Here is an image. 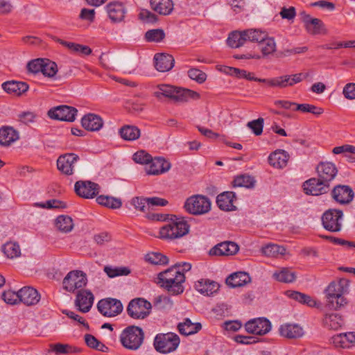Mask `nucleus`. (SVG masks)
Listing matches in <instances>:
<instances>
[{"label": "nucleus", "instance_id": "f257e3e1", "mask_svg": "<svg viewBox=\"0 0 355 355\" xmlns=\"http://www.w3.org/2000/svg\"><path fill=\"white\" fill-rule=\"evenodd\" d=\"M180 264L176 263L157 275L156 284L166 289L171 295H179L184 288L182 284L185 282L184 272L179 269Z\"/></svg>", "mask_w": 355, "mask_h": 355}, {"label": "nucleus", "instance_id": "f03ea898", "mask_svg": "<svg viewBox=\"0 0 355 355\" xmlns=\"http://www.w3.org/2000/svg\"><path fill=\"white\" fill-rule=\"evenodd\" d=\"M153 95L160 101H162L164 98L175 102H187L189 99L196 100L200 98V94L196 92L165 84L158 85Z\"/></svg>", "mask_w": 355, "mask_h": 355}, {"label": "nucleus", "instance_id": "7ed1b4c3", "mask_svg": "<svg viewBox=\"0 0 355 355\" xmlns=\"http://www.w3.org/2000/svg\"><path fill=\"white\" fill-rule=\"evenodd\" d=\"M190 225L184 217L171 215L170 223L160 228V238L166 240L180 239L189 232Z\"/></svg>", "mask_w": 355, "mask_h": 355}, {"label": "nucleus", "instance_id": "20e7f679", "mask_svg": "<svg viewBox=\"0 0 355 355\" xmlns=\"http://www.w3.org/2000/svg\"><path fill=\"white\" fill-rule=\"evenodd\" d=\"M144 339V333L142 329L134 325L126 327L120 336L122 345L131 350L138 349L142 345Z\"/></svg>", "mask_w": 355, "mask_h": 355}, {"label": "nucleus", "instance_id": "39448f33", "mask_svg": "<svg viewBox=\"0 0 355 355\" xmlns=\"http://www.w3.org/2000/svg\"><path fill=\"white\" fill-rule=\"evenodd\" d=\"M211 201L207 197L202 195H195L187 199L184 207L189 214L202 215L208 213L211 209Z\"/></svg>", "mask_w": 355, "mask_h": 355}, {"label": "nucleus", "instance_id": "423d86ee", "mask_svg": "<svg viewBox=\"0 0 355 355\" xmlns=\"http://www.w3.org/2000/svg\"><path fill=\"white\" fill-rule=\"evenodd\" d=\"M180 344L179 336L174 333L158 334L154 340L155 349L162 354H167L175 351Z\"/></svg>", "mask_w": 355, "mask_h": 355}, {"label": "nucleus", "instance_id": "0eeeda50", "mask_svg": "<svg viewBox=\"0 0 355 355\" xmlns=\"http://www.w3.org/2000/svg\"><path fill=\"white\" fill-rule=\"evenodd\" d=\"M87 278L82 270H75L67 273L62 281L63 288L70 293L86 286Z\"/></svg>", "mask_w": 355, "mask_h": 355}, {"label": "nucleus", "instance_id": "6e6552de", "mask_svg": "<svg viewBox=\"0 0 355 355\" xmlns=\"http://www.w3.org/2000/svg\"><path fill=\"white\" fill-rule=\"evenodd\" d=\"M343 213L340 209H329L322 216V223L324 228L331 232L341 230Z\"/></svg>", "mask_w": 355, "mask_h": 355}, {"label": "nucleus", "instance_id": "1a4fd4ad", "mask_svg": "<svg viewBox=\"0 0 355 355\" xmlns=\"http://www.w3.org/2000/svg\"><path fill=\"white\" fill-rule=\"evenodd\" d=\"M151 307L148 301L143 298H136L129 302L127 313L132 318L144 319L150 314Z\"/></svg>", "mask_w": 355, "mask_h": 355}, {"label": "nucleus", "instance_id": "9d476101", "mask_svg": "<svg viewBox=\"0 0 355 355\" xmlns=\"http://www.w3.org/2000/svg\"><path fill=\"white\" fill-rule=\"evenodd\" d=\"M123 309L121 301L112 297L102 299L97 303L98 311L105 317H115L122 312Z\"/></svg>", "mask_w": 355, "mask_h": 355}, {"label": "nucleus", "instance_id": "9b49d317", "mask_svg": "<svg viewBox=\"0 0 355 355\" xmlns=\"http://www.w3.org/2000/svg\"><path fill=\"white\" fill-rule=\"evenodd\" d=\"M77 112L76 108L63 105L49 110L48 115L53 119L73 122L76 119Z\"/></svg>", "mask_w": 355, "mask_h": 355}, {"label": "nucleus", "instance_id": "f8f14e48", "mask_svg": "<svg viewBox=\"0 0 355 355\" xmlns=\"http://www.w3.org/2000/svg\"><path fill=\"white\" fill-rule=\"evenodd\" d=\"M99 190V185L89 180H79L74 185L76 193L83 198H94L98 194Z\"/></svg>", "mask_w": 355, "mask_h": 355}, {"label": "nucleus", "instance_id": "ddd939ff", "mask_svg": "<svg viewBox=\"0 0 355 355\" xmlns=\"http://www.w3.org/2000/svg\"><path fill=\"white\" fill-rule=\"evenodd\" d=\"M271 323L266 318H257L251 319L245 322V331L255 334L264 335L271 329Z\"/></svg>", "mask_w": 355, "mask_h": 355}, {"label": "nucleus", "instance_id": "4468645a", "mask_svg": "<svg viewBox=\"0 0 355 355\" xmlns=\"http://www.w3.org/2000/svg\"><path fill=\"white\" fill-rule=\"evenodd\" d=\"M330 184L317 178H311L304 183V190L306 194L319 196L327 193L329 191Z\"/></svg>", "mask_w": 355, "mask_h": 355}, {"label": "nucleus", "instance_id": "2eb2a0df", "mask_svg": "<svg viewBox=\"0 0 355 355\" xmlns=\"http://www.w3.org/2000/svg\"><path fill=\"white\" fill-rule=\"evenodd\" d=\"M94 300V296L90 291L80 289L76 294L74 304L79 311L87 313L92 307Z\"/></svg>", "mask_w": 355, "mask_h": 355}, {"label": "nucleus", "instance_id": "dca6fc26", "mask_svg": "<svg viewBox=\"0 0 355 355\" xmlns=\"http://www.w3.org/2000/svg\"><path fill=\"white\" fill-rule=\"evenodd\" d=\"M79 160L78 155L66 153L59 156L57 159L58 169L63 174L71 175L73 173L74 164Z\"/></svg>", "mask_w": 355, "mask_h": 355}, {"label": "nucleus", "instance_id": "f3484780", "mask_svg": "<svg viewBox=\"0 0 355 355\" xmlns=\"http://www.w3.org/2000/svg\"><path fill=\"white\" fill-rule=\"evenodd\" d=\"M354 191L347 185L338 184L331 191L332 198L341 205H346L351 202L354 198Z\"/></svg>", "mask_w": 355, "mask_h": 355}, {"label": "nucleus", "instance_id": "a211bd4d", "mask_svg": "<svg viewBox=\"0 0 355 355\" xmlns=\"http://www.w3.org/2000/svg\"><path fill=\"white\" fill-rule=\"evenodd\" d=\"M154 65L155 69L160 72H166L174 67L175 59L168 53H160L154 55Z\"/></svg>", "mask_w": 355, "mask_h": 355}, {"label": "nucleus", "instance_id": "6ab92c4d", "mask_svg": "<svg viewBox=\"0 0 355 355\" xmlns=\"http://www.w3.org/2000/svg\"><path fill=\"white\" fill-rule=\"evenodd\" d=\"M238 245L232 241H225L216 245L209 250L210 255L230 256L235 254L239 251Z\"/></svg>", "mask_w": 355, "mask_h": 355}, {"label": "nucleus", "instance_id": "aec40b11", "mask_svg": "<svg viewBox=\"0 0 355 355\" xmlns=\"http://www.w3.org/2000/svg\"><path fill=\"white\" fill-rule=\"evenodd\" d=\"M316 171L318 177L329 184L338 173L336 166L331 162H321L317 166Z\"/></svg>", "mask_w": 355, "mask_h": 355}, {"label": "nucleus", "instance_id": "412c9836", "mask_svg": "<svg viewBox=\"0 0 355 355\" xmlns=\"http://www.w3.org/2000/svg\"><path fill=\"white\" fill-rule=\"evenodd\" d=\"M106 10L110 20L114 23L123 21L126 12L125 6L119 1H113L106 6Z\"/></svg>", "mask_w": 355, "mask_h": 355}, {"label": "nucleus", "instance_id": "4be33fe9", "mask_svg": "<svg viewBox=\"0 0 355 355\" xmlns=\"http://www.w3.org/2000/svg\"><path fill=\"white\" fill-rule=\"evenodd\" d=\"M19 302L27 306L35 305L38 303L40 295L37 291L31 286H24L19 291Z\"/></svg>", "mask_w": 355, "mask_h": 355}, {"label": "nucleus", "instance_id": "5701e85b", "mask_svg": "<svg viewBox=\"0 0 355 355\" xmlns=\"http://www.w3.org/2000/svg\"><path fill=\"white\" fill-rule=\"evenodd\" d=\"M236 198L235 193L233 191H224L216 197V204L220 209L230 211L236 210L234 205V199Z\"/></svg>", "mask_w": 355, "mask_h": 355}, {"label": "nucleus", "instance_id": "b1692460", "mask_svg": "<svg viewBox=\"0 0 355 355\" xmlns=\"http://www.w3.org/2000/svg\"><path fill=\"white\" fill-rule=\"evenodd\" d=\"M149 166L147 169L148 175H159L168 171L171 168V164L164 158L157 157L152 158L149 162Z\"/></svg>", "mask_w": 355, "mask_h": 355}, {"label": "nucleus", "instance_id": "393cba45", "mask_svg": "<svg viewBox=\"0 0 355 355\" xmlns=\"http://www.w3.org/2000/svg\"><path fill=\"white\" fill-rule=\"evenodd\" d=\"M82 126L88 131H98L103 125L102 118L95 114H87L81 119Z\"/></svg>", "mask_w": 355, "mask_h": 355}, {"label": "nucleus", "instance_id": "a878e982", "mask_svg": "<svg viewBox=\"0 0 355 355\" xmlns=\"http://www.w3.org/2000/svg\"><path fill=\"white\" fill-rule=\"evenodd\" d=\"M281 336L288 338H298L304 335V330L297 324H284L279 327Z\"/></svg>", "mask_w": 355, "mask_h": 355}, {"label": "nucleus", "instance_id": "bb28decb", "mask_svg": "<svg viewBox=\"0 0 355 355\" xmlns=\"http://www.w3.org/2000/svg\"><path fill=\"white\" fill-rule=\"evenodd\" d=\"M195 288L201 294L209 296L218 291L219 285L214 281L201 279L195 283Z\"/></svg>", "mask_w": 355, "mask_h": 355}, {"label": "nucleus", "instance_id": "cd10ccee", "mask_svg": "<svg viewBox=\"0 0 355 355\" xmlns=\"http://www.w3.org/2000/svg\"><path fill=\"white\" fill-rule=\"evenodd\" d=\"M19 139V134L13 128L3 126L0 128V145L8 146Z\"/></svg>", "mask_w": 355, "mask_h": 355}, {"label": "nucleus", "instance_id": "c85d7f7f", "mask_svg": "<svg viewBox=\"0 0 355 355\" xmlns=\"http://www.w3.org/2000/svg\"><path fill=\"white\" fill-rule=\"evenodd\" d=\"M288 153L284 150H276L268 157L269 164L275 168H282L286 166L288 159Z\"/></svg>", "mask_w": 355, "mask_h": 355}, {"label": "nucleus", "instance_id": "c756f323", "mask_svg": "<svg viewBox=\"0 0 355 355\" xmlns=\"http://www.w3.org/2000/svg\"><path fill=\"white\" fill-rule=\"evenodd\" d=\"M2 88L8 94L19 96L28 89V85L25 82L12 80L3 83Z\"/></svg>", "mask_w": 355, "mask_h": 355}, {"label": "nucleus", "instance_id": "7c9ffc66", "mask_svg": "<svg viewBox=\"0 0 355 355\" xmlns=\"http://www.w3.org/2000/svg\"><path fill=\"white\" fill-rule=\"evenodd\" d=\"M151 8L160 15H169L173 10L171 0H150Z\"/></svg>", "mask_w": 355, "mask_h": 355}, {"label": "nucleus", "instance_id": "2f4dec72", "mask_svg": "<svg viewBox=\"0 0 355 355\" xmlns=\"http://www.w3.org/2000/svg\"><path fill=\"white\" fill-rule=\"evenodd\" d=\"M178 329L181 334L189 336L198 332L202 324L200 322L193 323L190 319L186 318L183 322L179 323Z\"/></svg>", "mask_w": 355, "mask_h": 355}, {"label": "nucleus", "instance_id": "473e14b6", "mask_svg": "<svg viewBox=\"0 0 355 355\" xmlns=\"http://www.w3.org/2000/svg\"><path fill=\"white\" fill-rule=\"evenodd\" d=\"M273 278L280 282L291 283L295 280L296 274L288 268H282L274 272Z\"/></svg>", "mask_w": 355, "mask_h": 355}, {"label": "nucleus", "instance_id": "72a5a7b5", "mask_svg": "<svg viewBox=\"0 0 355 355\" xmlns=\"http://www.w3.org/2000/svg\"><path fill=\"white\" fill-rule=\"evenodd\" d=\"M323 324L329 329L338 330L344 324V320L339 314H326L323 319Z\"/></svg>", "mask_w": 355, "mask_h": 355}, {"label": "nucleus", "instance_id": "f704fd0d", "mask_svg": "<svg viewBox=\"0 0 355 355\" xmlns=\"http://www.w3.org/2000/svg\"><path fill=\"white\" fill-rule=\"evenodd\" d=\"M261 250L265 256L270 257H282L286 253V249L283 245L274 243H268L263 246Z\"/></svg>", "mask_w": 355, "mask_h": 355}, {"label": "nucleus", "instance_id": "c9c22d12", "mask_svg": "<svg viewBox=\"0 0 355 355\" xmlns=\"http://www.w3.org/2000/svg\"><path fill=\"white\" fill-rule=\"evenodd\" d=\"M119 133L122 139L126 141L137 139L141 135L140 130L135 125H125L119 129Z\"/></svg>", "mask_w": 355, "mask_h": 355}, {"label": "nucleus", "instance_id": "e433bc0d", "mask_svg": "<svg viewBox=\"0 0 355 355\" xmlns=\"http://www.w3.org/2000/svg\"><path fill=\"white\" fill-rule=\"evenodd\" d=\"M285 295L293 300L306 304L311 307L315 306L316 304L315 301L313 300L311 296L298 291H286Z\"/></svg>", "mask_w": 355, "mask_h": 355}, {"label": "nucleus", "instance_id": "4c0bfd02", "mask_svg": "<svg viewBox=\"0 0 355 355\" xmlns=\"http://www.w3.org/2000/svg\"><path fill=\"white\" fill-rule=\"evenodd\" d=\"M346 292V288L342 282H333L329 284L325 290L326 297H341Z\"/></svg>", "mask_w": 355, "mask_h": 355}, {"label": "nucleus", "instance_id": "58836bf2", "mask_svg": "<svg viewBox=\"0 0 355 355\" xmlns=\"http://www.w3.org/2000/svg\"><path fill=\"white\" fill-rule=\"evenodd\" d=\"M55 226L58 230L62 232H69L73 227L72 218L69 216L60 215L55 219Z\"/></svg>", "mask_w": 355, "mask_h": 355}, {"label": "nucleus", "instance_id": "ea45409f", "mask_svg": "<svg viewBox=\"0 0 355 355\" xmlns=\"http://www.w3.org/2000/svg\"><path fill=\"white\" fill-rule=\"evenodd\" d=\"M258 44L264 56L270 55L276 51V42L275 39L272 37H269L268 33L264 40L261 41Z\"/></svg>", "mask_w": 355, "mask_h": 355}, {"label": "nucleus", "instance_id": "a19ab883", "mask_svg": "<svg viewBox=\"0 0 355 355\" xmlns=\"http://www.w3.org/2000/svg\"><path fill=\"white\" fill-rule=\"evenodd\" d=\"M96 202L99 205L114 209H119L122 205V202L119 198L103 195L98 196L96 198Z\"/></svg>", "mask_w": 355, "mask_h": 355}, {"label": "nucleus", "instance_id": "79ce46f5", "mask_svg": "<svg viewBox=\"0 0 355 355\" xmlns=\"http://www.w3.org/2000/svg\"><path fill=\"white\" fill-rule=\"evenodd\" d=\"M267 33L261 29L251 28L245 30V42L247 41L259 44L266 37Z\"/></svg>", "mask_w": 355, "mask_h": 355}, {"label": "nucleus", "instance_id": "37998d69", "mask_svg": "<svg viewBox=\"0 0 355 355\" xmlns=\"http://www.w3.org/2000/svg\"><path fill=\"white\" fill-rule=\"evenodd\" d=\"M244 43V31H234L230 33L227 39V44L232 48H238L241 46Z\"/></svg>", "mask_w": 355, "mask_h": 355}, {"label": "nucleus", "instance_id": "c03bdc74", "mask_svg": "<svg viewBox=\"0 0 355 355\" xmlns=\"http://www.w3.org/2000/svg\"><path fill=\"white\" fill-rule=\"evenodd\" d=\"M243 276L244 271L234 272L226 278L225 282L229 287L233 288L242 287L244 286V279H242Z\"/></svg>", "mask_w": 355, "mask_h": 355}, {"label": "nucleus", "instance_id": "a18cd8bd", "mask_svg": "<svg viewBox=\"0 0 355 355\" xmlns=\"http://www.w3.org/2000/svg\"><path fill=\"white\" fill-rule=\"evenodd\" d=\"M347 302L344 296L327 297L326 307L329 310H338L346 306Z\"/></svg>", "mask_w": 355, "mask_h": 355}, {"label": "nucleus", "instance_id": "49530a36", "mask_svg": "<svg viewBox=\"0 0 355 355\" xmlns=\"http://www.w3.org/2000/svg\"><path fill=\"white\" fill-rule=\"evenodd\" d=\"M103 270L110 278H114L118 276H126L130 273V270L127 267L105 266Z\"/></svg>", "mask_w": 355, "mask_h": 355}, {"label": "nucleus", "instance_id": "de8ad7c7", "mask_svg": "<svg viewBox=\"0 0 355 355\" xmlns=\"http://www.w3.org/2000/svg\"><path fill=\"white\" fill-rule=\"evenodd\" d=\"M165 33L163 29H151L146 32L144 38L148 42H160L165 38Z\"/></svg>", "mask_w": 355, "mask_h": 355}, {"label": "nucleus", "instance_id": "09e8293b", "mask_svg": "<svg viewBox=\"0 0 355 355\" xmlns=\"http://www.w3.org/2000/svg\"><path fill=\"white\" fill-rule=\"evenodd\" d=\"M2 250L4 254L10 259L18 257L21 254L20 247L16 243H6L3 245Z\"/></svg>", "mask_w": 355, "mask_h": 355}, {"label": "nucleus", "instance_id": "8fccbe9b", "mask_svg": "<svg viewBox=\"0 0 355 355\" xmlns=\"http://www.w3.org/2000/svg\"><path fill=\"white\" fill-rule=\"evenodd\" d=\"M145 260L154 265H166L168 263V258L159 252L148 253Z\"/></svg>", "mask_w": 355, "mask_h": 355}, {"label": "nucleus", "instance_id": "3c124183", "mask_svg": "<svg viewBox=\"0 0 355 355\" xmlns=\"http://www.w3.org/2000/svg\"><path fill=\"white\" fill-rule=\"evenodd\" d=\"M58 71V66L55 62L45 59L42 71L44 76L49 78H54Z\"/></svg>", "mask_w": 355, "mask_h": 355}, {"label": "nucleus", "instance_id": "603ef678", "mask_svg": "<svg viewBox=\"0 0 355 355\" xmlns=\"http://www.w3.org/2000/svg\"><path fill=\"white\" fill-rule=\"evenodd\" d=\"M51 351L56 354H68L71 353H76L78 350L76 347L67 344L56 343L51 345Z\"/></svg>", "mask_w": 355, "mask_h": 355}, {"label": "nucleus", "instance_id": "864d4df0", "mask_svg": "<svg viewBox=\"0 0 355 355\" xmlns=\"http://www.w3.org/2000/svg\"><path fill=\"white\" fill-rule=\"evenodd\" d=\"M295 110L301 111L302 112H309L314 115L319 116L324 112L323 109L319 107H316L313 105L303 103L296 105Z\"/></svg>", "mask_w": 355, "mask_h": 355}, {"label": "nucleus", "instance_id": "5fc2aeb1", "mask_svg": "<svg viewBox=\"0 0 355 355\" xmlns=\"http://www.w3.org/2000/svg\"><path fill=\"white\" fill-rule=\"evenodd\" d=\"M264 120L263 118H259L255 120L249 121L247 123V127L254 133L256 136L261 135L263 132Z\"/></svg>", "mask_w": 355, "mask_h": 355}, {"label": "nucleus", "instance_id": "6e6d98bb", "mask_svg": "<svg viewBox=\"0 0 355 355\" xmlns=\"http://www.w3.org/2000/svg\"><path fill=\"white\" fill-rule=\"evenodd\" d=\"M35 206L46 209H64L67 207V204L57 199H51L45 203H35Z\"/></svg>", "mask_w": 355, "mask_h": 355}, {"label": "nucleus", "instance_id": "4d7b16f0", "mask_svg": "<svg viewBox=\"0 0 355 355\" xmlns=\"http://www.w3.org/2000/svg\"><path fill=\"white\" fill-rule=\"evenodd\" d=\"M130 203L136 209H138L142 212H147L149 209L147 198L135 197L131 200Z\"/></svg>", "mask_w": 355, "mask_h": 355}, {"label": "nucleus", "instance_id": "13d9d810", "mask_svg": "<svg viewBox=\"0 0 355 355\" xmlns=\"http://www.w3.org/2000/svg\"><path fill=\"white\" fill-rule=\"evenodd\" d=\"M45 62V59L37 58L31 60L27 64V69L30 72L37 73L42 71L43 64Z\"/></svg>", "mask_w": 355, "mask_h": 355}, {"label": "nucleus", "instance_id": "bf43d9fd", "mask_svg": "<svg viewBox=\"0 0 355 355\" xmlns=\"http://www.w3.org/2000/svg\"><path fill=\"white\" fill-rule=\"evenodd\" d=\"M189 77L198 82V83H202L206 80L207 75L205 72L200 69L192 68L188 71Z\"/></svg>", "mask_w": 355, "mask_h": 355}, {"label": "nucleus", "instance_id": "052dcab7", "mask_svg": "<svg viewBox=\"0 0 355 355\" xmlns=\"http://www.w3.org/2000/svg\"><path fill=\"white\" fill-rule=\"evenodd\" d=\"M139 19L144 23L153 24L157 21V16L146 9H143L139 14Z\"/></svg>", "mask_w": 355, "mask_h": 355}, {"label": "nucleus", "instance_id": "680f3d73", "mask_svg": "<svg viewBox=\"0 0 355 355\" xmlns=\"http://www.w3.org/2000/svg\"><path fill=\"white\" fill-rule=\"evenodd\" d=\"M1 297L5 302L10 304H15L19 302V291L17 293L12 291H4Z\"/></svg>", "mask_w": 355, "mask_h": 355}, {"label": "nucleus", "instance_id": "e2e57ef3", "mask_svg": "<svg viewBox=\"0 0 355 355\" xmlns=\"http://www.w3.org/2000/svg\"><path fill=\"white\" fill-rule=\"evenodd\" d=\"M152 157L150 154L146 153L144 150H139L133 155V160L136 163L141 164H147L151 161Z\"/></svg>", "mask_w": 355, "mask_h": 355}, {"label": "nucleus", "instance_id": "0e129e2a", "mask_svg": "<svg viewBox=\"0 0 355 355\" xmlns=\"http://www.w3.org/2000/svg\"><path fill=\"white\" fill-rule=\"evenodd\" d=\"M322 26V23L319 19L312 18L306 24V28L311 34H318L320 33Z\"/></svg>", "mask_w": 355, "mask_h": 355}, {"label": "nucleus", "instance_id": "69168bd1", "mask_svg": "<svg viewBox=\"0 0 355 355\" xmlns=\"http://www.w3.org/2000/svg\"><path fill=\"white\" fill-rule=\"evenodd\" d=\"M343 94L348 100H355V83H347L343 87Z\"/></svg>", "mask_w": 355, "mask_h": 355}, {"label": "nucleus", "instance_id": "338daca9", "mask_svg": "<svg viewBox=\"0 0 355 355\" xmlns=\"http://www.w3.org/2000/svg\"><path fill=\"white\" fill-rule=\"evenodd\" d=\"M346 338L344 334H339L334 335L330 339L331 343H332L336 347L347 348Z\"/></svg>", "mask_w": 355, "mask_h": 355}, {"label": "nucleus", "instance_id": "774afa93", "mask_svg": "<svg viewBox=\"0 0 355 355\" xmlns=\"http://www.w3.org/2000/svg\"><path fill=\"white\" fill-rule=\"evenodd\" d=\"M62 312L63 314L67 315L69 318L75 321H77L78 322L82 324L84 327H85L87 329H89V324L87 322H85L83 317L80 316L79 315L71 311H69L67 309L62 310Z\"/></svg>", "mask_w": 355, "mask_h": 355}]
</instances>
